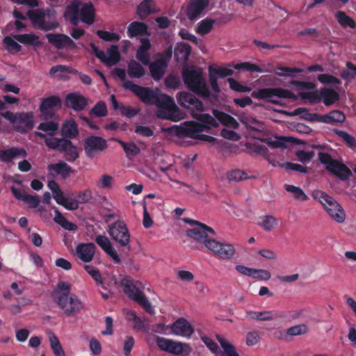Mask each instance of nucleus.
Returning a JSON list of instances; mask_svg holds the SVG:
<instances>
[{
  "label": "nucleus",
  "mask_w": 356,
  "mask_h": 356,
  "mask_svg": "<svg viewBox=\"0 0 356 356\" xmlns=\"http://www.w3.org/2000/svg\"><path fill=\"white\" fill-rule=\"evenodd\" d=\"M319 82L323 84L340 85L341 81L334 76L327 74H321L317 76Z\"/></svg>",
  "instance_id": "obj_57"
},
{
  "label": "nucleus",
  "mask_w": 356,
  "mask_h": 356,
  "mask_svg": "<svg viewBox=\"0 0 356 356\" xmlns=\"http://www.w3.org/2000/svg\"><path fill=\"white\" fill-rule=\"evenodd\" d=\"M2 116L12 123L15 130L21 133L31 130L34 125L32 113L14 114L10 111H7L2 113Z\"/></svg>",
  "instance_id": "obj_12"
},
{
  "label": "nucleus",
  "mask_w": 356,
  "mask_h": 356,
  "mask_svg": "<svg viewBox=\"0 0 356 356\" xmlns=\"http://www.w3.org/2000/svg\"><path fill=\"white\" fill-rule=\"evenodd\" d=\"M172 333L177 336L189 338L193 333V328L186 319L181 318L170 326Z\"/></svg>",
  "instance_id": "obj_23"
},
{
  "label": "nucleus",
  "mask_w": 356,
  "mask_h": 356,
  "mask_svg": "<svg viewBox=\"0 0 356 356\" xmlns=\"http://www.w3.org/2000/svg\"><path fill=\"white\" fill-rule=\"evenodd\" d=\"M46 37L51 44L59 49L75 46L74 42L70 37L64 34L48 33Z\"/></svg>",
  "instance_id": "obj_27"
},
{
  "label": "nucleus",
  "mask_w": 356,
  "mask_h": 356,
  "mask_svg": "<svg viewBox=\"0 0 356 356\" xmlns=\"http://www.w3.org/2000/svg\"><path fill=\"white\" fill-rule=\"evenodd\" d=\"M147 33V26L144 22H131L127 29V35L129 38L136 37Z\"/></svg>",
  "instance_id": "obj_35"
},
{
  "label": "nucleus",
  "mask_w": 356,
  "mask_h": 356,
  "mask_svg": "<svg viewBox=\"0 0 356 356\" xmlns=\"http://www.w3.org/2000/svg\"><path fill=\"white\" fill-rule=\"evenodd\" d=\"M49 173L52 176L61 175L66 177L72 172V168L64 161L49 164L47 167Z\"/></svg>",
  "instance_id": "obj_30"
},
{
  "label": "nucleus",
  "mask_w": 356,
  "mask_h": 356,
  "mask_svg": "<svg viewBox=\"0 0 356 356\" xmlns=\"http://www.w3.org/2000/svg\"><path fill=\"white\" fill-rule=\"evenodd\" d=\"M124 86L138 97L143 103L155 105L157 108L156 114L158 118L174 122L185 118V115L175 104L173 98L161 93L159 89L153 90L130 81L126 82Z\"/></svg>",
  "instance_id": "obj_2"
},
{
  "label": "nucleus",
  "mask_w": 356,
  "mask_h": 356,
  "mask_svg": "<svg viewBox=\"0 0 356 356\" xmlns=\"http://www.w3.org/2000/svg\"><path fill=\"white\" fill-rule=\"evenodd\" d=\"M236 70H245L248 72H257L261 73L264 71L257 65L248 62L236 64L234 66Z\"/></svg>",
  "instance_id": "obj_62"
},
{
  "label": "nucleus",
  "mask_w": 356,
  "mask_h": 356,
  "mask_svg": "<svg viewBox=\"0 0 356 356\" xmlns=\"http://www.w3.org/2000/svg\"><path fill=\"white\" fill-rule=\"evenodd\" d=\"M216 338L220 345V347L222 348V356H240L237 353L234 346L227 339L220 335H216Z\"/></svg>",
  "instance_id": "obj_32"
},
{
  "label": "nucleus",
  "mask_w": 356,
  "mask_h": 356,
  "mask_svg": "<svg viewBox=\"0 0 356 356\" xmlns=\"http://www.w3.org/2000/svg\"><path fill=\"white\" fill-rule=\"evenodd\" d=\"M71 285L66 282H59L52 292L55 303L67 316L76 315L83 308L81 301L75 294H70Z\"/></svg>",
  "instance_id": "obj_3"
},
{
  "label": "nucleus",
  "mask_w": 356,
  "mask_h": 356,
  "mask_svg": "<svg viewBox=\"0 0 356 356\" xmlns=\"http://www.w3.org/2000/svg\"><path fill=\"white\" fill-rule=\"evenodd\" d=\"M215 24V20L210 18H205L201 20L196 26V32L200 35H205L209 33Z\"/></svg>",
  "instance_id": "obj_45"
},
{
  "label": "nucleus",
  "mask_w": 356,
  "mask_h": 356,
  "mask_svg": "<svg viewBox=\"0 0 356 356\" xmlns=\"http://www.w3.org/2000/svg\"><path fill=\"white\" fill-rule=\"evenodd\" d=\"M120 285L122 287L124 293L132 300L141 305L147 312L150 314L154 313V309L151 303L132 280L124 278L121 280Z\"/></svg>",
  "instance_id": "obj_8"
},
{
  "label": "nucleus",
  "mask_w": 356,
  "mask_h": 356,
  "mask_svg": "<svg viewBox=\"0 0 356 356\" xmlns=\"http://www.w3.org/2000/svg\"><path fill=\"white\" fill-rule=\"evenodd\" d=\"M251 278L268 281L271 278V273L268 270L253 268Z\"/></svg>",
  "instance_id": "obj_56"
},
{
  "label": "nucleus",
  "mask_w": 356,
  "mask_h": 356,
  "mask_svg": "<svg viewBox=\"0 0 356 356\" xmlns=\"http://www.w3.org/2000/svg\"><path fill=\"white\" fill-rule=\"evenodd\" d=\"M3 42L6 49L11 53L18 52L21 49V46L10 36L5 37Z\"/></svg>",
  "instance_id": "obj_58"
},
{
  "label": "nucleus",
  "mask_w": 356,
  "mask_h": 356,
  "mask_svg": "<svg viewBox=\"0 0 356 356\" xmlns=\"http://www.w3.org/2000/svg\"><path fill=\"white\" fill-rule=\"evenodd\" d=\"M61 133L65 138H72L76 137L79 131L75 121L72 119L65 121L63 124Z\"/></svg>",
  "instance_id": "obj_37"
},
{
  "label": "nucleus",
  "mask_w": 356,
  "mask_h": 356,
  "mask_svg": "<svg viewBox=\"0 0 356 356\" xmlns=\"http://www.w3.org/2000/svg\"><path fill=\"white\" fill-rule=\"evenodd\" d=\"M66 15L70 16L72 24L77 25L79 19L88 25L94 22L95 8L92 3H82L79 1H73L67 6Z\"/></svg>",
  "instance_id": "obj_7"
},
{
  "label": "nucleus",
  "mask_w": 356,
  "mask_h": 356,
  "mask_svg": "<svg viewBox=\"0 0 356 356\" xmlns=\"http://www.w3.org/2000/svg\"><path fill=\"white\" fill-rule=\"evenodd\" d=\"M318 159L321 163L325 165L327 170L341 179H347L351 175L350 170L345 165L332 159L327 153L320 152L318 154Z\"/></svg>",
  "instance_id": "obj_13"
},
{
  "label": "nucleus",
  "mask_w": 356,
  "mask_h": 356,
  "mask_svg": "<svg viewBox=\"0 0 356 356\" xmlns=\"http://www.w3.org/2000/svg\"><path fill=\"white\" fill-rule=\"evenodd\" d=\"M95 241L115 263L120 262V259L108 237L104 235H97Z\"/></svg>",
  "instance_id": "obj_25"
},
{
  "label": "nucleus",
  "mask_w": 356,
  "mask_h": 356,
  "mask_svg": "<svg viewBox=\"0 0 356 356\" xmlns=\"http://www.w3.org/2000/svg\"><path fill=\"white\" fill-rule=\"evenodd\" d=\"M97 34L105 41H118L120 38L118 34L106 31L99 30L97 32Z\"/></svg>",
  "instance_id": "obj_63"
},
{
  "label": "nucleus",
  "mask_w": 356,
  "mask_h": 356,
  "mask_svg": "<svg viewBox=\"0 0 356 356\" xmlns=\"http://www.w3.org/2000/svg\"><path fill=\"white\" fill-rule=\"evenodd\" d=\"M182 78L188 90L205 99L212 102H216L213 98L212 89L209 90L207 81L203 77L201 68L195 66L184 68L182 71Z\"/></svg>",
  "instance_id": "obj_4"
},
{
  "label": "nucleus",
  "mask_w": 356,
  "mask_h": 356,
  "mask_svg": "<svg viewBox=\"0 0 356 356\" xmlns=\"http://www.w3.org/2000/svg\"><path fill=\"white\" fill-rule=\"evenodd\" d=\"M47 186L51 191L52 195L57 204L63 206L66 209L74 211L79 208V204L88 202L92 198V193L90 191L79 192L76 199H68L64 196L63 192L55 181H49Z\"/></svg>",
  "instance_id": "obj_5"
},
{
  "label": "nucleus",
  "mask_w": 356,
  "mask_h": 356,
  "mask_svg": "<svg viewBox=\"0 0 356 356\" xmlns=\"http://www.w3.org/2000/svg\"><path fill=\"white\" fill-rule=\"evenodd\" d=\"M108 233L114 241L125 247L130 242L129 230L123 221L118 220L109 226Z\"/></svg>",
  "instance_id": "obj_17"
},
{
  "label": "nucleus",
  "mask_w": 356,
  "mask_h": 356,
  "mask_svg": "<svg viewBox=\"0 0 356 356\" xmlns=\"http://www.w3.org/2000/svg\"><path fill=\"white\" fill-rule=\"evenodd\" d=\"M67 143V139L65 138H57L54 137H50L46 138L45 144L46 145L51 149L54 150H59L61 151L65 144Z\"/></svg>",
  "instance_id": "obj_50"
},
{
  "label": "nucleus",
  "mask_w": 356,
  "mask_h": 356,
  "mask_svg": "<svg viewBox=\"0 0 356 356\" xmlns=\"http://www.w3.org/2000/svg\"><path fill=\"white\" fill-rule=\"evenodd\" d=\"M88 104V99L82 95L77 92H72L67 95L65 105L74 111L83 110Z\"/></svg>",
  "instance_id": "obj_24"
},
{
  "label": "nucleus",
  "mask_w": 356,
  "mask_h": 356,
  "mask_svg": "<svg viewBox=\"0 0 356 356\" xmlns=\"http://www.w3.org/2000/svg\"><path fill=\"white\" fill-rule=\"evenodd\" d=\"M284 188L287 192L291 193L293 197L298 200L304 201L307 199V195L300 187L285 184Z\"/></svg>",
  "instance_id": "obj_51"
},
{
  "label": "nucleus",
  "mask_w": 356,
  "mask_h": 356,
  "mask_svg": "<svg viewBox=\"0 0 356 356\" xmlns=\"http://www.w3.org/2000/svg\"><path fill=\"white\" fill-rule=\"evenodd\" d=\"M320 96L321 97V102L326 106L333 104L339 98V94L334 90L329 88L320 89Z\"/></svg>",
  "instance_id": "obj_33"
},
{
  "label": "nucleus",
  "mask_w": 356,
  "mask_h": 356,
  "mask_svg": "<svg viewBox=\"0 0 356 356\" xmlns=\"http://www.w3.org/2000/svg\"><path fill=\"white\" fill-rule=\"evenodd\" d=\"M209 0H190L186 14L189 20L193 21L199 18L202 13L208 8Z\"/></svg>",
  "instance_id": "obj_21"
},
{
  "label": "nucleus",
  "mask_w": 356,
  "mask_h": 356,
  "mask_svg": "<svg viewBox=\"0 0 356 356\" xmlns=\"http://www.w3.org/2000/svg\"><path fill=\"white\" fill-rule=\"evenodd\" d=\"M172 51H168L161 56V58L147 65L149 67V71L152 76L154 80L159 81L165 74L168 62L171 58Z\"/></svg>",
  "instance_id": "obj_19"
},
{
  "label": "nucleus",
  "mask_w": 356,
  "mask_h": 356,
  "mask_svg": "<svg viewBox=\"0 0 356 356\" xmlns=\"http://www.w3.org/2000/svg\"><path fill=\"white\" fill-rule=\"evenodd\" d=\"M312 196L321 203L332 220L339 224L345 222L346 212L342 206L333 197L320 190L314 191L312 193Z\"/></svg>",
  "instance_id": "obj_6"
},
{
  "label": "nucleus",
  "mask_w": 356,
  "mask_h": 356,
  "mask_svg": "<svg viewBox=\"0 0 356 356\" xmlns=\"http://www.w3.org/2000/svg\"><path fill=\"white\" fill-rule=\"evenodd\" d=\"M240 121L244 124L247 127L252 130H261L262 129V124L259 120L253 118L252 117L242 115L239 118Z\"/></svg>",
  "instance_id": "obj_48"
},
{
  "label": "nucleus",
  "mask_w": 356,
  "mask_h": 356,
  "mask_svg": "<svg viewBox=\"0 0 356 356\" xmlns=\"http://www.w3.org/2000/svg\"><path fill=\"white\" fill-rule=\"evenodd\" d=\"M108 110L104 102H98L94 107L90 111L89 114L98 118H102L107 115Z\"/></svg>",
  "instance_id": "obj_52"
},
{
  "label": "nucleus",
  "mask_w": 356,
  "mask_h": 356,
  "mask_svg": "<svg viewBox=\"0 0 356 356\" xmlns=\"http://www.w3.org/2000/svg\"><path fill=\"white\" fill-rule=\"evenodd\" d=\"M95 56L107 66L115 65L120 60V55L118 47L116 45H112L106 52L94 48Z\"/></svg>",
  "instance_id": "obj_20"
},
{
  "label": "nucleus",
  "mask_w": 356,
  "mask_h": 356,
  "mask_svg": "<svg viewBox=\"0 0 356 356\" xmlns=\"http://www.w3.org/2000/svg\"><path fill=\"white\" fill-rule=\"evenodd\" d=\"M27 15L32 23L40 29L48 31L54 29L58 26L55 20L54 11L45 13L41 10H29Z\"/></svg>",
  "instance_id": "obj_10"
},
{
  "label": "nucleus",
  "mask_w": 356,
  "mask_h": 356,
  "mask_svg": "<svg viewBox=\"0 0 356 356\" xmlns=\"http://www.w3.org/2000/svg\"><path fill=\"white\" fill-rule=\"evenodd\" d=\"M53 209L55 213L54 220L56 223L69 231H74L77 229L76 225L68 221L56 207H54Z\"/></svg>",
  "instance_id": "obj_38"
},
{
  "label": "nucleus",
  "mask_w": 356,
  "mask_h": 356,
  "mask_svg": "<svg viewBox=\"0 0 356 356\" xmlns=\"http://www.w3.org/2000/svg\"><path fill=\"white\" fill-rule=\"evenodd\" d=\"M233 71L230 68L218 67V66H209V76L211 88L213 90V98L218 100V95L220 89L218 83V78H225L232 76Z\"/></svg>",
  "instance_id": "obj_15"
},
{
  "label": "nucleus",
  "mask_w": 356,
  "mask_h": 356,
  "mask_svg": "<svg viewBox=\"0 0 356 356\" xmlns=\"http://www.w3.org/2000/svg\"><path fill=\"white\" fill-rule=\"evenodd\" d=\"M258 225L266 232H270L278 225V220L271 215H266L259 218Z\"/></svg>",
  "instance_id": "obj_36"
},
{
  "label": "nucleus",
  "mask_w": 356,
  "mask_h": 356,
  "mask_svg": "<svg viewBox=\"0 0 356 356\" xmlns=\"http://www.w3.org/2000/svg\"><path fill=\"white\" fill-rule=\"evenodd\" d=\"M107 147L106 140L102 137L90 136L85 140L84 149L87 156L94 157Z\"/></svg>",
  "instance_id": "obj_18"
},
{
  "label": "nucleus",
  "mask_w": 356,
  "mask_h": 356,
  "mask_svg": "<svg viewBox=\"0 0 356 356\" xmlns=\"http://www.w3.org/2000/svg\"><path fill=\"white\" fill-rule=\"evenodd\" d=\"M60 104V99L56 96H51L44 99L40 104V110L41 113L45 116L51 117L53 110L55 107L59 106Z\"/></svg>",
  "instance_id": "obj_29"
},
{
  "label": "nucleus",
  "mask_w": 356,
  "mask_h": 356,
  "mask_svg": "<svg viewBox=\"0 0 356 356\" xmlns=\"http://www.w3.org/2000/svg\"><path fill=\"white\" fill-rule=\"evenodd\" d=\"M14 38L19 42L31 46L38 47L41 44L39 38L35 34L15 35Z\"/></svg>",
  "instance_id": "obj_42"
},
{
  "label": "nucleus",
  "mask_w": 356,
  "mask_h": 356,
  "mask_svg": "<svg viewBox=\"0 0 356 356\" xmlns=\"http://www.w3.org/2000/svg\"><path fill=\"white\" fill-rule=\"evenodd\" d=\"M127 73L131 78H140L145 74V71L140 63L136 60H131L128 65Z\"/></svg>",
  "instance_id": "obj_43"
},
{
  "label": "nucleus",
  "mask_w": 356,
  "mask_h": 356,
  "mask_svg": "<svg viewBox=\"0 0 356 356\" xmlns=\"http://www.w3.org/2000/svg\"><path fill=\"white\" fill-rule=\"evenodd\" d=\"M140 46L136 51V58L145 65L150 64L149 50L151 43L148 38H140Z\"/></svg>",
  "instance_id": "obj_28"
},
{
  "label": "nucleus",
  "mask_w": 356,
  "mask_h": 356,
  "mask_svg": "<svg viewBox=\"0 0 356 356\" xmlns=\"http://www.w3.org/2000/svg\"><path fill=\"white\" fill-rule=\"evenodd\" d=\"M177 100L181 106L191 111L193 117L197 121L186 122L180 125H175L169 128L170 134L178 138H191L206 141L213 140V137L202 134L201 132L207 129L216 127L222 124L232 128H236L238 125L237 121L231 115L213 110L212 117L203 113L202 102L195 96L186 92L177 95Z\"/></svg>",
  "instance_id": "obj_1"
},
{
  "label": "nucleus",
  "mask_w": 356,
  "mask_h": 356,
  "mask_svg": "<svg viewBox=\"0 0 356 356\" xmlns=\"http://www.w3.org/2000/svg\"><path fill=\"white\" fill-rule=\"evenodd\" d=\"M61 152H65V157L68 161H74L79 157L76 147L73 145L69 140H67V143L63 146Z\"/></svg>",
  "instance_id": "obj_44"
},
{
  "label": "nucleus",
  "mask_w": 356,
  "mask_h": 356,
  "mask_svg": "<svg viewBox=\"0 0 356 356\" xmlns=\"http://www.w3.org/2000/svg\"><path fill=\"white\" fill-rule=\"evenodd\" d=\"M294 113L300 115L302 118L309 121H317L319 122V118L321 115L310 113L308 110L305 108H298L294 111Z\"/></svg>",
  "instance_id": "obj_54"
},
{
  "label": "nucleus",
  "mask_w": 356,
  "mask_h": 356,
  "mask_svg": "<svg viewBox=\"0 0 356 356\" xmlns=\"http://www.w3.org/2000/svg\"><path fill=\"white\" fill-rule=\"evenodd\" d=\"M334 16L338 23L343 28L350 27L352 29L356 28V22L346 15L344 12L339 10L334 13Z\"/></svg>",
  "instance_id": "obj_41"
},
{
  "label": "nucleus",
  "mask_w": 356,
  "mask_h": 356,
  "mask_svg": "<svg viewBox=\"0 0 356 356\" xmlns=\"http://www.w3.org/2000/svg\"><path fill=\"white\" fill-rule=\"evenodd\" d=\"M207 250L221 259H231L236 254L234 245L229 243L220 242L212 239L208 242Z\"/></svg>",
  "instance_id": "obj_14"
},
{
  "label": "nucleus",
  "mask_w": 356,
  "mask_h": 356,
  "mask_svg": "<svg viewBox=\"0 0 356 356\" xmlns=\"http://www.w3.org/2000/svg\"><path fill=\"white\" fill-rule=\"evenodd\" d=\"M248 316L250 318L257 321H271L275 318L273 311L250 312Z\"/></svg>",
  "instance_id": "obj_47"
},
{
  "label": "nucleus",
  "mask_w": 356,
  "mask_h": 356,
  "mask_svg": "<svg viewBox=\"0 0 356 356\" xmlns=\"http://www.w3.org/2000/svg\"><path fill=\"white\" fill-rule=\"evenodd\" d=\"M307 332V326L305 324H300L292 326L287 329L286 334L290 337H294L306 334Z\"/></svg>",
  "instance_id": "obj_55"
},
{
  "label": "nucleus",
  "mask_w": 356,
  "mask_h": 356,
  "mask_svg": "<svg viewBox=\"0 0 356 356\" xmlns=\"http://www.w3.org/2000/svg\"><path fill=\"white\" fill-rule=\"evenodd\" d=\"M293 138H286L284 136L276 138L275 140L268 141V144L273 148L286 149L288 143L293 141Z\"/></svg>",
  "instance_id": "obj_53"
},
{
  "label": "nucleus",
  "mask_w": 356,
  "mask_h": 356,
  "mask_svg": "<svg viewBox=\"0 0 356 356\" xmlns=\"http://www.w3.org/2000/svg\"><path fill=\"white\" fill-rule=\"evenodd\" d=\"M337 134L347 144L348 147L351 148H356V140L353 136L341 130L337 131Z\"/></svg>",
  "instance_id": "obj_59"
},
{
  "label": "nucleus",
  "mask_w": 356,
  "mask_h": 356,
  "mask_svg": "<svg viewBox=\"0 0 356 356\" xmlns=\"http://www.w3.org/2000/svg\"><path fill=\"white\" fill-rule=\"evenodd\" d=\"M134 132L143 137L149 138L154 136V131L147 126L138 125L135 127Z\"/></svg>",
  "instance_id": "obj_64"
},
{
  "label": "nucleus",
  "mask_w": 356,
  "mask_h": 356,
  "mask_svg": "<svg viewBox=\"0 0 356 356\" xmlns=\"http://www.w3.org/2000/svg\"><path fill=\"white\" fill-rule=\"evenodd\" d=\"M252 97L258 99H266L276 104H282V99H291L294 97L293 92L282 88H261L254 90Z\"/></svg>",
  "instance_id": "obj_9"
},
{
  "label": "nucleus",
  "mask_w": 356,
  "mask_h": 356,
  "mask_svg": "<svg viewBox=\"0 0 356 356\" xmlns=\"http://www.w3.org/2000/svg\"><path fill=\"white\" fill-rule=\"evenodd\" d=\"M153 6L154 1L152 0H144L137 8V13L138 15L140 17H143L155 12Z\"/></svg>",
  "instance_id": "obj_46"
},
{
  "label": "nucleus",
  "mask_w": 356,
  "mask_h": 356,
  "mask_svg": "<svg viewBox=\"0 0 356 356\" xmlns=\"http://www.w3.org/2000/svg\"><path fill=\"white\" fill-rule=\"evenodd\" d=\"M95 250L96 247L94 243H81L76 245L74 255L83 262L89 263L93 259Z\"/></svg>",
  "instance_id": "obj_22"
},
{
  "label": "nucleus",
  "mask_w": 356,
  "mask_h": 356,
  "mask_svg": "<svg viewBox=\"0 0 356 356\" xmlns=\"http://www.w3.org/2000/svg\"><path fill=\"white\" fill-rule=\"evenodd\" d=\"M227 177L229 181H240L248 179L246 173L241 170H233L229 171Z\"/></svg>",
  "instance_id": "obj_60"
},
{
  "label": "nucleus",
  "mask_w": 356,
  "mask_h": 356,
  "mask_svg": "<svg viewBox=\"0 0 356 356\" xmlns=\"http://www.w3.org/2000/svg\"><path fill=\"white\" fill-rule=\"evenodd\" d=\"M58 125L57 123L54 122H47L41 123L38 129L40 131V132H36L35 135L38 136L40 138H44L46 135L53 136L55 135L56 131H58Z\"/></svg>",
  "instance_id": "obj_31"
},
{
  "label": "nucleus",
  "mask_w": 356,
  "mask_h": 356,
  "mask_svg": "<svg viewBox=\"0 0 356 356\" xmlns=\"http://www.w3.org/2000/svg\"><path fill=\"white\" fill-rule=\"evenodd\" d=\"M123 148L127 156H136L140 152V148L133 142L125 143L121 140L115 139Z\"/></svg>",
  "instance_id": "obj_49"
},
{
  "label": "nucleus",
  "mask_w": 356,
  "mask_h": 356,
  "mask_svg": "<svg viewBox=\"0 0 356 356\" xmlns=\"http://www.w3.org/2000/svg\"><path fill=\"white\" fill-rule=\"evenodd\" d=\"M48 338L54 355L55 356H65V351L56 335L52 332H49Z\"/></svg>",
  "instance_id": "obj_39"
},
{
  "label": "nucleus",
  "mask_w": 356,
  "mask_h": 356,
  "mask_svg": "<svg viewBox=\"0 0 356 356\" xmlns=\"http://www.w3.org/2000/svg\"><path fill=\"white\" fill-rule=\"evenodd\" d=\"M209 234L213 236L215 231L204 224H200L199 227L187 230L186 235L199 245H204L208 248V242L213 238H209Z\"/></svg>",
  "instance_id": "obj_16"
},
{
  "label": "nucleus",
  "mask_w": 356,
  "mask_h": 356,
  "mask_svg": "<svg viewBox=\"0 0 356 356\" xmlns=\"http://www.w3.org/2000/svg\"><path fill=\"white\" fill-rule=\"evenodd\" d=\"M84 269L94 279L97 284L103 285L102 275L97 269L89 265H85Z\"/></svg>",
  "instance_id": "obj_61"
},
{
  "label": "nucleus",
  "mask_w": 356,
  "mask_h": 356,
  "mask_svg": "<svg viewBox=\"0 0 356 356\" xmlns=\"http://www.w3.org/2000/svg\"><path fill=\"white\" fill-rule=\"evenodd\" d=\"M191 47L184 42H180L175 48V56L177 60H186L191 54Z\"/></svg>",
  "instance_id": "obj_40"
},
{
  "label": "nucleus",
  "mask_w": 356,
  "mask_h": 356,
  "mask_svg": "<svg viewBox=\"0 0 356 356\" xmlns=\"http://www.w3.org/2000/svg\"><path fill=\"white\" fill-rule=\"evenodd\" d=\"M156 343L163 351L180 356H189L192 348L189 344L180 341H174L172 339L161 337H156Z\"/></svg>",
  "instance_id": "obj_11"
},
{
  "label": "nucleus",
  "mask_w": 356,
  "mask_h": 356,
  "mask_svg": "<svg viewBox=\"0 0 356 356\" xmlns=\"http://www.w3.org/2000/svg\"><path fill=\"white\" fill-rule=\"evenodd\" d=\"M346 120L345 115L340 111L334 110L325 115H321L319 122L334 123L343 122Z\"/></svg>",
  "instance_id": "obj_34"
},
{
  "label": "nucleus",
  "mask_w": 356,
  "mask_h": 356,
  "mask_svg": "<svg viewBox=\"0 0 356 356\" xmlns=\"http://www.w3.org/2000/svg\"><path fill=\"white\" fill-rule=\"evenodd\" d=\"M27 155L26 150L22 147H11L7 149H0V161L10 163L15 159L25 158Z\"/></svg>",
  "instance_id": "obj_26"
}]
</instances>
